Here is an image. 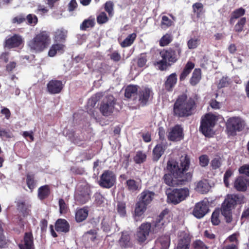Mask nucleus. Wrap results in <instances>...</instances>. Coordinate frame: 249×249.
Instances as JSON below:
<instances>
[{
    "label": "nucleus",
    "mask_w": 249,
    "mask_h": 249,
    "mask_svg": "<svg viewBox=\"0 0 249 249\" xmlns=\"http://www.w3.org/2000/svg\"><path fill=\"white\" fill-rule=\"evenodd\" d=\"M25 21H27V24L29 25L34 26L38 22V18L34 14H29L25 17Z\"/></svg>",
    "instance_id": "de8ad7c7"
},
{
    "label": "nucleus",
    "mask_w": 249,
    "mask_h": 249,
    "mask_svg": "<svg viewBox=\"0 0 249 249\" xmlns=\"http://www.w3.org/2000/svg\"><path fill=\"white\" fill-rule=\"evenodd\" d=\"M234 174V170L231 168H229L226 170L224 175L223 181L226 187H229L230 181L229 178L231 177Z\"/></svg>",
    "instance_id": "37998d69"
},
{
    "label": "nucleus",
    "mask_w": 249,
    "mask_h": 249,
    "mask_svg": "<svg viewBox=\"0 0 249 249\" xmlns=\"http://www.w3.org/2000/svg\"><path fill=\"white\" fill-rule=\"evenodd\" d=\"M173 21L170 19L167 16H163L161 18V26L162 28H168L171 27Z\"/></svg>",
    "instance_id": "603ef678"
},
{
    "label": "nucleus",
    "mask_w": 249,
    "mask_h": 249,
    "mask_svg": "<svg viewBox=\"0 0 249 249\" xmlns=\"http://www.w3.org/2000/svg\"><path fill=\"white\" fill-rule=\"evenodd\" d=\"M36 182V180L35 179V176L34 174L27 173L26 174V183L31 192H32L35 188Z\"/></svg>",
    "instance_id": "4c0bfd02"
},
{
    "label": "nucleus",
    "mask_w": 249,
    "mask_h": 249,
    "mask_svg": "<svg viewBox=\"0 0 249 249\" xmlns=\"http://www.w3.org/2000/svg\"><path fill=\"white\" fill-rule=\"evenodd\" d=\"M200 40L198 38H191L187 42V46L189 49H194L197 47Z\"/></svg>",
    "instance_id": "864d4df0"
},
{
    "label": "nucleus",
    "mask_w": 249,
    "mask_h": 249,
    "mask_svg": "<svg viewBox=\"0 0 249 249\" xmlns=\"http://www.w3.org/2000/svg\"><path fill=\"white\" fill-rule=\"evenodd\" d=\"M190 195L189 189L187 187L174 188L170 190L167 194V202L174 205H177L185 200Z\"/></svg>",
    "instance_id": "423d86ee"
},
{
    "label": "nucleus",
    "mask_w": 249,
    "mask_h": 249,
    "mask_svg": "<svg viewBox=\"0 0 249 249\" xmlns=\"http://www.w3.org/2000/svg\"><path fill=\"white\" fill-rule=\"evenodd\" d=\"M152 90L148 88H144L138 91V101L142 107L145 106L150 98L153 96Z\"/></svg>",
    "instance_id": "a211bd4d"
},
{
    "label": "nucleus",
    "mask_w": 249,
    "mask_h": 249,
    "mask_svg": "<svg viewBox=\"0 0 249 249\" xmlns=\"http://www.w3.org/2000/svg\"><path fill=\"white\" fill-rule=\"evenodd\" d=\"M201 79V71L200 69H195L192 73V76L190 79L189 83L193 86H196L199 83Z\"/></svg>",
    "instance_id": "72a5a7b5"
},
{
    "label": "nucleus",
    "mask_w": 249,
    "mask_h": 249,
    "mask_svg": "<svg viewBox=\"0 0 249 249\" xmlns=\"http://www.w3.org/2000/svg\"><path fill=\"white\" fill-rule=\"evenodd\" d=\"M51 194V188L49 185L40 186L37 190V197L40 200H43L49 196Z\"/></svg>",
    "instance_id": "c756f323"
},
{
    "label": "nucleus",
    "mask_w": 249,
    "mask_h": 249,
    "mask_svg": "<svg viewBox=\"0 0 249 249\" xmlns=\"http://www.w3.org/2000/svg\"><path fill=\"white\" fill-rule=\"evenodd\" d=\"M24 40L19 34H14L12 36L6 38L3 44L4 47L8 49L22 47Z\"/></svg>",
    "instance_id": "ddd939ff"
},
{
    "label": "nucleus",
    "mask_w": 249,
    "mask_h": 249,
    "mask_svg": "<svg viewBox=\"0 0 249 249\" xmlns=\"http://www.w3.org/2000/svg\"><path fill=\"white\" fill-rule=\"evenodd\" d=\"M137 35L136 33H132L129 35L123 42L121 43V46L123 48L131 46L136 39Z\"/></svg>",
    "instance_id": "a19ab883"
},
{
    "label": "nucleus",
    "mask_w": 249,
    "mask_h": 249,
    "mask_svg": "<svg viewBox=\"0 0 249 249\" xmlns=\"http://www.w3.org/2000/svg\"><path fill=\"white\" fill-rule=\"evenodd\" d=\"M169 211L165 209L163 210L156 219L151 224V231L153 233H157L162 230L164 227L165 221L164 217L165 215L168 213Z\"/></svg>",
    "instance_id": "dca6fc26"
},
{
    "label": "nucleus",
    "mask_w": 249,
    "mask_h": 249,
    "mask_svg": "<svg viewBox=\"0 0 249 249\" xmlns=\"http://www.w3.org/2000/svg\"><path fill=\"white\" fill-rule=\"evenodd\" d=\"M182 54V46L179 43H175L160 53L162 59L155 62L154 65L161 71H166L168 67H171L179 60Z\"/></svg>",
    "instance_id": "f03ea898"
},
{
    "label": "nucleus",
    "mask_w": 249,
    "mask_h": 249,
    "mask_svg": "<svg viewBox=\"0 0 249 249\" xmlns=\"http://www.w3.org/2000/svg\"><path fill=\"white\" fill-rule=\"evenodd\" d=\"M95 25V19L90 17L88 19H85L80 25V29L86 31L89 28H92Z\"/></svg>",
    "instance_id": "79ce46f5"
},
{
    "label": "nucleus",
    "mask_w": 249,
    "mask_h": 249,
    "mask_svg": "<svg viewBox=\"0 0 249 249\" xmlns=\"http://www.w3.org/2000/svg\"><path fill=\"white\" fill-rule=\"evenodd\" d=\"M199 164L201 167L207 166L209 162V157L207 155H202L199 157Z\"/></svg>",
    "instance_id": "13d9d810"
},
{
    "label": "nucleus",
    "mask_w": 249,
    "mask_h": 249,
    "mask_svg": "<svg viewBox=\"0 0 249 249\" xmlns=\"http://www.w3.org/2000/svg\"><path fill=\"white\" fill-rule=\"evenodd\" d=\"M116 101L113 96H108L101 103L99 109L104 116H109L112 114L114 110Z\"/></svg>",
    "instance_id": "9b49d317"
},
{
    "label": "nucleus",
    "mask_w": 249,
    "mask_h": 249,
    "mask_svg": "<svg viewBox=\"0 0 249 249\" xmlns=\"http://www.w3.org/2000/svg\"><path fill=\"white\" fill-rule=\"evenodd\" d=\"M105 9L108 13L109 16H112L113 11V3L110 1H107L105 5Z\"/></svg>",
    "instance_id": "680f3d73"
},
{
    "label": "nucleus",
    "mask_w": 249,
    "mask_h": 249,
    "mask_svg": "<svg viewBox=\"0 0 249 249\" xmlns=\"http://www.w3.org/2000/svg\"><path fill=\"white\" fill-rule=\"evenodd\" d=\"M249 219V208L245 209L242 212L240 221L241 224L244 223L246 220Z\"/></svg>",
    "instance_id": "0e129e2a"
},
{
    "label": "nucleus",
    "mask_w": 249,
    "mask_h": 249,
    "mask_svg": "<svg viewBox=\"0 0 249 249\" xmlns=\"http://www.w3.org/2000/svg\"><path fill=\"white\" fill-rule=\"evenodd\" d=\"M91 190L88 185H81L74 194L75 200L80 204H84L90 199Z\"/></svg>",
    "instance_id": "9d476101"
},
{
    "label": "nucleus",
    "mask_w": 249,
    "mask_h": 249,
    "mask_svg": "<svg viewBox=\"0 0 249 249\" xmlns=\"http://www.w3.org/2000/svg\"><path fill=\"white\" fill-rule=\"evenodd\" d=\"M229 83L227 80V78L226 77H223L220 80L217 85V87L218 89H221L223 88H225L228 86Z\"/></svg>",
    "instance_id": "774afa93"
},
{
    "label": "nucleus",
    "mask_w": 249,
    "mask_h": 249,
    "mask_svg": "<svg viewBox=\"0 0 249 249\" xmlns=\"http://www.w3.org/2000/svg\"><path fill=\"white\" fill-rule=\"evenodd\" d=\"M108 20V18L105 12H101L97 17V22L99 24H103Z\"/></svg>",
    "instance_id": "4d7b16f0"
},
{
    "label": "nucleus",
    "mask_w": 249,
    "mask_h": 249,
    "mask_svg": "<svg viewBox=\"0 0 249 249\" xmlns=\"http://www.w3.org/2000/svg\"><path fill=\"white\" fill-rule=\"evenodd\" d=\"M25 21V16L23 14H20L12 19L13 24H20Z\"/></svg>",
    "instance_id": "5fc2aeb1"
},
{
    "label": "nucleus",
    "mask_w": 249,
    "mask_h": 249,
    "mask_svg": "<svg viewBox=\"0 0 249 249\" xmlns=\"http://www.w3.org/2000/svg\"><path fill=\"white\" fill-rule=\"evenodd\" d=\"M147 61V56L146 53H141L138 57L137 66L139 68H142L146 65Z\"/></svg>",
    "instance_id": "8fccbe9b"
},
{
    "label": "nucleus",
    "mask_w": 249,
    "mask_h": 249,
    "mask_svg": "<svg viewBox=\"0 0 249 249\" xmlns=\"http://www.w3.org/2000/svg\"><path fill=\"white\" fill-rule=\"evenodd\" d=\"M63 88L62 82L57 80H52L47 85V91L52 94L61 92Z\"/></svg>",
    "instance_id": "6ab92c4d"
},
{
    "label": "nucleus",
    "mask_w": 249,
    "mask_h": 249,
    "mask_svg": "<svg viewBox=\"0 0 249 249\" xmlns=\"http://www.w3.org/2000/svg\"><path fill=\"white\" fill-rule=\"evenodd\" d=\"M146 155L142 151L137 152L135 156L134 157V161L137 164H141L146 160Z\"/></svg>",
    "instance_id": "c03bdc74"
},
{
    "label": "nucleus",
    "mask_w": 249,
    "mask_h": 249,
    "mask_svg": "<svg viewBox=\"0 0 249 249\" xmlns=\"http://www.w3.org/2000/svg\"><path fill=\"white\" fill-rule=\"evenodd\" d=\"M216 118L214 115L206 114L201 119L200 131L205 136H209L215 124Z\"/></svg>",
    "instance_id": "6e6552de"
},
{
    "label": "nucleus",
    "mask_w": 249,
    "mask_h": 249,
    "mask_svg": "<svg viewBox=\"0 0 249 249\" xmlns=\"http://www.w3.org/2000/svg\"><path fill=\"white\" fill-rule=\"evenodd\" d=\"M119 241L123 246H128L130 241V236L128 234L123 233Z\"/></svg>",
    "instance_id": "e2e57ef3"
},
{
    "label": "nucleus",
    "mask_w": 249,
    "mask_h": 249,
    "mask_svg": "<svg viewBox=\"0 0 249 249\" xmlns=\"http://www.w3.org/2000/svg\"><path fill=\"white\" fill-rule=\"evenodd\" d=\"M165 148L161 144H157L153 150V160L157 161L163 154Z\"/></svg>",
    "instance_id": "e433bc0d"
},
{
    "label": "nucleus",
    "mask_w": 249,
    "mask_h": 249,
    "mask_svg": "<svg viewBox=\"0 0 249 249\" xmlns=\"http://www.w3.org/2000/svg\"><path fill=\"white\" fill-rule=\"evenodd\" d=\"M209 211V206L204 201L196 204L193 211V215L197 218L203 217Z\"/></svg>",
    "instance_id": "f3484780"
},
{
    "label": "nucleus",
    "mask_w": 249,
    "mask_h": 249,
    "mask_svg": "<svg viewBox=\"0 0 249 249\" xmlns=\"http://www.w3.org/2000/svg\"><path fill=\"white\" fill-rule=\"evenodd\" d=\"M18 246L20 249H34V237L31 232L25 233L23 244H20Z\"/></svg>",
    "instance_id": "4be33fe9"
},
{
    "label": "nucleus",
    "mask_w": 249,
    "mask_h": 249,
    "mask_svg": "<svg viewBox=\"0 0 249 249\" xmlns=\"http://www.w3.org/2000/svg\"><path fill=\"white\" fill-rule=\"evenodd\" d=\"M126 189L131 193H137L142 188L141 181H138L134 179L129 178L124 183Z\"/></svg>",
    "instance_id": "aec40b11"
},
{
    "label": "nucleus",
    "mask_w": 249,
    "mask_h": 249,
    "mask_svg": "<svg viewBox=\"0 0 249 249\" xmlns=\"http://www.w3.org/2000/svg\"><path fill=\"white\" fill-rule=\"evenodd\" d=\"M178 78L176 72L170 74L166 77L164 83V87L165 90L168 92H171L177 83Z\"/></svg>",
    "instance_id": "5701e85b"
},
{
    "label": "nucleus",
    "mask_w": 249,
    "mask_h": 249,
    "mask_svg": "<svg viewBox=\"0 0 249 249\" xmlns=\"http://www.w3.org/2000/svg\"><path fill=\"white\" fill-rule=\"evenodd\" d=\"M155 195L154 192L144 190L140 194L139 201L148 206L153 200Z\"/></svg>",
    "instance_id": "393cba45"
},
{
    "label": "nucleus",
    "mask_w": 249,
    "mask_h": 249,
    "mask_svg": "<svg viewBox=\"0 0 249 249\" xmlns=\"http://www.w3.org/2000/svg\"><path fill=\"white\" fill-rule=\"evenodd\" d=\"M191 236L188 232L180 231L178 233V241L174 249H189Z\"/></svg>",
    "instance_id": "4468645a"
},
{
    "label": "nucleus",
    "mask_w": 249,
    "mask_h": 249,
    "mask_svg": "<svg viewBox=\"0 0 249 249\" xmlns=\"http://www.w3.org/2000/svg\"><path fill=\"white\" fill-rule=\"evenodd\" d=\"M117 213L122 217H124L126 215V205L125 203L123 202H118L116 208Z\"/></svg>",
    "instance_id": "3c124183"
},
{
    "label": "nucleus",
    "mask_w": 249,
    "mask_h": 249,
    "mask_svg": "<svg viewBox=\"0 0 249 249\" xmlns=\"http://www.w3.org/2000/svg\"><path fill=\"white\" fill-rule=\"evenodd\" d=\"M138 88L139 86L137 85H130L127 86L125 89V97L128 99L134 98L133 100H136L137 95L138 93Z\"/></svg>",
    "instance_id": "cd10ccee"
},
{
    "label": "nucleus",
    "mask_w": 249,
    "mask_h": 249,
    "mask_svg": "<svg viewBox=\"0 0 249 249\" xmlns=\"http://www.w3.org/2000/svg\"><path fill=\"white\" fill-rule=\"evenodd\" d=\"M70 226L65 219L59 218L55 223V229L57 232L67 233L70 231Z\"/></svg>",
    "instance_id": "a878e982"
},
{
    "label": "nucleus",
    "mask_w": 249,
    "mask_h": 249,
    "mask_svg": "<svg viewBox=\"0 0 249 249\" xmlns=\"http://www.w3.org/2000/svg\"><path fill=\"white\" fill-rule=\"evenodd\" d=\"M240 203V197L237 195H228L221 208V214L225 217L227 223L232 220V210L234 209L237 203Z\"/></svg>",
    "instance_id": "39448f33"
},
{
    "label": "nucleus",
    "mask_w": 249,
    "mask_h": 249,
    "mask_svg": "<svg viewBox=\"0 0 249 249\" xmlns=\"http://www.w3.org/2000/svg\"><path fill=\"white\" fill-rule=\"evenodd\" d=\"M66 46L63 43L54 42L50 47L48 52V55L54 57L57 53L63 54L65 51Z\"/></svg>",
    "instance_id": "b1692460"
},
{
    "label": "nucleus",
    "mask_w": 249,
    "mask_h": 249,
    "mask_svg": "<svg viewBox=\"0 0 249 249\" xmlns=\"http://www.w3.org/2000/svg\"><path fill=\"white\" fill-rule=\"evenodd\" d=\"M58 205L59 207V213L61 214H66L68 213L69 205L67 204L63 198H60L58 201Z\"/></svg>",
    "instance_id": "09e8293b"
},
{
    "label": "nucleus",
    "mask_w": 249,
    "mask_h": 249,
    "mask_svg": "<svg viewBox=\"0 0 249 249\" xmlns=\"http://www.w3.org/2000/svg\"><path fill=\"white\" fill-rule=\"evenodd\" d=\"M245 125L244 121L240 117L229 118L226 124V128L229 136H235L237 132L243 130Z\"/></svg>",
    "instance_id": "0eeeda50"
},
{
    "label": "nucleus",
    "mask_w": 249,
    "mask_h": 249,
    "mask_svg": "<svg viewBox=\"0 0 249 249\" xmlns=\"http://www.w3.org/2000/svg\"><path fill=\"white\" fill-rule=\"evenodd\" d=\"M67 31L63 28L57 29L54 34L53 39L54 42L64 44L67 36Z\"/></svg>",
    "instance_id": "c85d7f7f"
},
{
    "label": "nucleus",
    "mask_w": 249,
    "mask_h": 249,
    "mask_svg": "<svg viewBox=\"0 0 249 249\" xmlns=\"http://www.w3.org/2000/svg\"><path fill=\"white\" fill-rule=\"evenodd\" d=\"M210 186L206 180H200L198 182L196 187V190L202 194L207 193L210 189Z\"/></svg>",
    "instance_id": "473e14b6"
},
{
    "label": "nucleus",
    "mask_w": 249,
    "mask_h": 249,
    "mask_svg": "<svg viewBox=\"0 0 249 249\" xmlns=\"http://www.w3.org/2000/svg\"><path fill=\"white\" fill-rule=\"evenodd\" d=\"M147 206L138 201L136 204L135 208V218L138 220V218L142 216L147 209Z\"/></svg>",
    "instance_id": "f704fd0d"
},
{
    "label": "nucleus",
    "mask_w": 249,
    "mask_h": 249,
    "mask_svg": "<svg viewBox=\"0 0 249 249\" xmlns=\"http://www.w3.org/2000/svg\"><path fill=\"white\" fill-rule=\"evenodd\" d=\"M168 140L172 142H178L184 138L183 128L179 124H176L171 128L167 134Z\"/></svg>",
    "instance_id": "2eb2a0df"
},
{
    "label": "nucleus",
    "mask_w": 249,
    "mask_h": 249,
    "mask_svg": "<svg viewBox=\"0 0 249 249\" xmlns=\"http://www.w3.org/2000/svg\"><path fill=\"white\" fill-rule=\"evenodd\" d=\"M245 9L242 7L239 8L232 11L229 20L230 24H233L235 19L242 18V17L245 14Z\"/></svg>",
    "instance_id": "c9c22d12"
},
{
    "label": "nucleus",
    "mask_w": 249,
    "mask_h": 249,
    "mask_svg": "<svg viewBox=\"0 0 249 249\" xmlns=\"http://www.w3.org/2000/svg\"><path fill=\"white\" fill-rule=\"evenodd\" d=\"M89 208L88 206H85L82 208L77 209L76 210L75 214V221L80 223L85 220L89 215Z\"/></svg>",
    "instance_id": "bb28decb"
},
{
    "label": "nucleus",
    "mask_w": 249,
    "mask_h": 249,
    "mask_svg": "<svg viewBox=\"0 0 249 249\" xmlns=\"http://www.w3.org/2000/svg\"><path fill=\"white\" fill-rule=\"evenodd\" d=\"M116 182V177L113 171L105 170L100 177L98 181L99 186L103 188L109 189L112 187Z\"/></svg>",
    "instance_id": "1a4fd4ad"
},
{
    "label": "nucleus",
    "mask_w": 249,
    "mask_h": 249,
    "mask_svg": "<svg viewBox=\"0 0 249 249\" xmlns=\"http://www.w3.org/2000/svg\"><path fill=\"white\" fill-rule=\"evenodd\" d=\"M162 249H168L170 245V236L169 234L161 236L158 239Z\"/></svg>",
    "instance_id": "ea45409f"
},
{
    "label": "nucleus",
    "mask_w": 249,
    "mask_h": 249,
    "mask_svg": "<svg viewBox=\"0 0 249 249\" xmlns=\"http://www.w3.org/2000/svg\"><path fill=\"white\" fill-rule=\"evenodd\" d=\"M239 173L249 177V164H245L239 168Z\"/></svg>",
    "instance_id": "69168bd1"
},
{
    "label": "nucleus",
    "mask_w": 249,
    "mask_h": 249,
    "mask_svg": "<svg viewBox=\"0 0 249 249\" xmlns=\"http://www.w3.org/2000/svg\"><path fill=\"white\" fill-rule=\"evenodd\" d=\"M173 40V36L171 33H167L164 35L159 40V45L160 47L168 46Z\"/></svg>",
    "instance_id": "58836bf2"
},
{
    "label": "nucleus",
    "mask_w": 249,
    "mask_h": 249,
    "mask_svg": "<svg viewBox=\"0 0 249 249\" xmlns=\"http://www.w3.org/2000/svg\"><path fill=\"white\" fill-rule=\"evenodd\" d=\"M190 165V158L186 155L180 159V163H178L174 159H170L167 163V170L171 174H166L163 179L164 183L168 186L174 185L173 177L177 179V184L178 185H185L190 181L192 178L191 172L186 173L189 169Z\"/></svg>",
    "instance_id": "f257e3e1"
},
{
    "label": "nucleus",
    "mask_w": 249,
    "mask_h": 249,
    "mask_svg": "<svg viewBox=\"0 0 249 249\" xmlns=\"http://www.w3.org/2000/svg\"><path fill=\"white\" fill-rule=\"evenodd\" d=\"M0 113L4 115L5 116V118L6 120L10 119L11 116V113L9 109L6 107H1V109L0 110Z\"/></svg>",
    "instance_id": "338daca9"
},
{
    "label": "nucleus",
    "mask_w": 249,
    "mask_h": 249,
    "mask_svg": "<svg viewBox=\"0 0 249 249\" xmlns=\"http://www.w3.org/2000/svg\"><path fill=\"white\" fill-rule=\"evenodd\" d=\"M211 222L213 225H218L220 223L219 212L214 211L211 216Z\"/></svg>",
    "instance_id": "052dcab7"
},
{
    "label": "nucleus",
    "mask_w": 249,
    "mask_h": 249,
    "mask_svg": "<svg viewBox=\"0 0 249 249\" xmlns=\"http://www.w3.org/2000/svg\"><path fill=\"white\" fill-rule=\"evenodd\" d=\"M195 65L194 63L190 61H188L179 75V80L180 81H184L191 73L192 70L195 68Z\"/></svg>",
    "instance_id": "7c9ffc66"
},
{
    "label": "nucleus",
    "mask_w": 249,
    "mask_h": 249,
    "mask_svg": "<svg viewBox=\"0 0 249 249\" xmlns=\"http://www.w3.org/2000/svg\"><path fill=\"white\" fill-rule=\"evenodd\" d=\"M197 102L196 95L187 97L183 94L177 98L173 106V114L178 117H187L193 114Z\"/></svg>",
    "instance_id": "7ed1b4c3"
},
{
    "label": "nucleus",
    "mask_w": 249,
    "mask_h": 249,
    "mask_svg": "<svg viewBox=\"0 0 249 249\" xmlns=\"http://www.w3.org/2000/svg\"><path fill=\"white\" fill-rule=\"evenodd\" d=\"M193 12L196 14V17L199 18L203 13V5L200 2H196L192 5Z\"/></svg>",
    "instance_id": "49530a36"
},
{
    "label": "nucleus",
    "mask_w": 249,
    "mask_h": 249,
    "mask_svg": "<svg viewBox=\"0 0 249 249\" xmlns=\"http://www.w3.org/2000/svg\"><path fill=\"white\" fill-rule=\"evenodd\" d=\"M249 185V179L243 176L238 177L235 180L234 187L238 191L245 192Z\"/></svg>",
    "instance_id": "412c9836"
},
{
    "label": "nucleus",
    "mask_w": 249,
    "mask_h": 249,
    "mask_svg": "<svg viewBox=\"0 0 249 249\" xmlns=\"http://www.w3.org/2000/svg\"><path fill=\"white\" fill-rule=\"evenodd\" d=\"M17 209L21 213L23 216H26L30 214L31 205L26 203L24 201H19L17 203Z\"/></svg>",
    "instance_id": "2f4dec72"
},
{
    "label": "nucleus",
    "mask_w": 249,
    "mask_h": 249,
    "mask_svg": "<svg viewBox=\"0 0 249 249\" xmlns=\"http://www.w3.org/2000/svg\"><path fill=\"white\" fill-rule=\"evenodd\" d=\"M210 164L213 170L219 168L222 165L221 159L220 158H214L211 160Z\"/></svg>",
    "instance_id": "6e6d98bb"
},
{
    "label": "nucleus",
    "mask_w": 249,
    "mask_h": 249,
    "mask_svg": "<svg viewBox=\"0 0 249 249\" xmlns=\"http://www.w3.org/2000/svg\"><path fill=\"white\" fill-rule=\"evenodd\" d=\"M194 249H208L206 245L199 240H196L193 244Z\"/></svg>",
    "instance_id": "bf43d9fd"
},
{
    "label": "nucleus",
    "mask_w": 249,
    "mask_h": 249,
    "mask_svg": "<svg viewBox=\"0 0 249 249\" xmlns=\"http://www.w3.org/2000/svg\"><path fill=\"white\" fill-rule=\"evenodd\" d=\"M50 43L49 33L46 31H41L28 41L27 47L31 52L37 53L47 49Z\"/></svg>",
    "instance_id": "20e7f679"
},
{
    "label": "nucleus",
    "mask_w": 249,
    "mask_h": 249,
    "mask_svg": "<svg viewBox=\"0 0 249 249\" xmlns=\"http://www.w3.org/2000/svg\"><path fill=\"white\" fill-rule=\"evenodd\" d=\"M151 224L148 222L142 223L136 234V239L140 244L144 243L151 231Z\"/></svg>",
    "instance_id": "f8f14e48"
},
{
    "label": "nucleus",
    "mask_w": 249,
    "mask_h": 249,
    "mask_svg": "<svg viewBox=\"0 0 249 249\" xmlns=\"http://www.w3.org/2000/svg\"><path fill=\"white\" fill-rule=\"evenodd\" d=\"M247 22L246 17H242L239 19L234 26V31L237 33H241L244 29Z\"/></svg>",
    "instance_id": "a18cd8bd"
}]
</instances>
